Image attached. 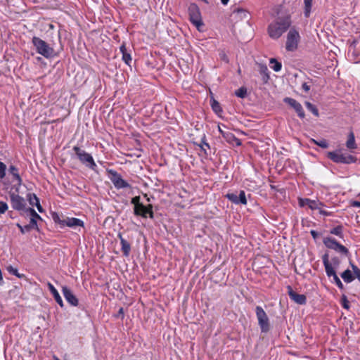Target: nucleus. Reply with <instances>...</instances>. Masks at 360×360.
I'll use <instances>...</instances> for the list:
<instances>
[{
  "mask_svg": "<svg viewBox=\"0 0 360 360\" xmlns=\"http://www.w3.org/2000/svg\"><path fill=\"white\" fill-rule=\"evenodd\" d=\"M25 213L30 216V219H34L35 220H42L41 217L36 212V211L31 207H28L25 211Z\"/></svg>",
  "mask_w": 360,
  "mask_h": 360,
  "instance_id": "nucleus-31",
  "label": "nucleus"
},
{
  "mask_svg": "<svg viewBox=\"0 0 360 360\" xmlns=\"http://www.w3.org/2000/svg\"><path fill=\"white\" fill-rule=\"evenodd\" d=\"M340 276L343 279V281L347 283H349L355 279L354 274H353L349 269H346L345 271H344L340 274Z\"/></svg>",
  "mask_w": 360,
  "mask_h": 360,
  "instance_id": "nucleus-23",
  "label": "nucleus"
},
{
  "mask_svg": "<svg viewBox=\"0 0 360 360\" xmlns=\"http://www.w3.org/2000/svg\"><path fill=\"white\" fill-rule=\"evenodd\" d=\"M134 214L137 217L146 218L145 205L143 203H141L140 205H138V206L136 207H134Z\"/></svg>",
  "mask_w": 360,
  "mask_h": 360,
  "instance_id": "nucleus-24",
  "label": "nucleus"
},
{
  "mask_svg": "<svg viewBox=\"0 0 360 360\" xmlns=\"http://www.w3.org/2000/svg\"><path fill=\"white\" fill-rule=\"evenodd\" d=\"M330 233L335 235L341 238H343V226L338 225L330 230Z\"/></svg>",
  "mask_w": 360,
  "mask_h": 360,
  "instance_id": "nucleus-29",
  "label": "nucleus"
},
{
  "mask_svg": "<svg viewBox=\"0 0 360 360\" xmlns=\"http://www.w3.org/2000/svg\"><path fill=\"white\" fill-rule=\"evenodd\" d=\"M304 104H305L307 109L309 111H310L314 116H316L317 117L319 116V110L316 105H314V104L311 103L309 101H306L304 103Z\"/></svg>",
  "mask_w": 360,
  "mask_h": 360,
  "instance_id": "nucleus-28",
  "label": "nucleus"
},
{
  "mask_svg": "<svg viewBox=\"0 0 360 360\" xmlns=\"http://www.w3.org/2000/svg\"><path fill=\"white\" fill-rule=\"evenodd\" d=\"M221 2L224 5H226L229 2V0H221Z\"/></svg>",
  "mask_w": 360,
  "mask_h": 360,
  "instance_id": "nucleus-57",
  "label": "nucleus"
},
{
  "mask_svg": "<svg viewBox=\"0 0 360 360\" xmlns=\"http://www.w3.org/2000/svg\"><path fill=\"white\" fill-rule=\"evenodd\" d=\"M319 212H320V214H321L323 215H326V216L328 215V212L327 211H325V210H320Z\"/></svg>",
  "mask_w": 360,
  "mask_h": 360,
  "instance_id": "nucleus-56",
  "label": "nucleus"
},
{
  "mask_svg": "<svg viewBox=\"0 0 360 360\" xmlns=\"http://www.w3.org/2000/svg\"><path fill=\"white\" fill-rule=\"evenodd\" d=\"M110 179L117 189L131 188L130 184L122 179V176L113 169H107Z\"/></svg>",
  "mask_w": 360,
  "mask_h": 360,
  "instance_id": "nucleus-11",
  "label": "nucleus"
},
{
  "mask_svg": "<svg viewBox=\"0 0 360 360\" xmlns=\"http://www.w3.org/2000/svg\"><path fill=\"white\" fill-rule=\"evenodd\" d=\"M53 360H60L56 356H53Z\"/></svg>",
  "mask_w": 360,
  "mask_h": 360,
  "instance_id": "nucleus-58",
  "label": "nucleus"
},
{
  "mask_svg": "<svg viewBox=\"0 0 360 360\" xmlns=\"http://www.w3.org/2000/svg\"><path fill=\"white\" fill-rule=\"evenodd\" d=\"M32 43L37 53L46 58H50L54 56V49L48 43L38 37H33Z\"/></svg>",
  "mask_w": 360,
  "mask_h": 360,
  "instance_id": "nucleus-3",
  "label": "nucleus"
},
{
  "mask_svg": "<svg viewBox=\"0 0 360 360\" xmlns=\"http://www.w3.org/2000/svg\"><path fill=\"white\" fill-rule=\"evenodd\" d=\"M327 158L338 164H350L354 162L356 160L354 156L342 153L340 150L328 152Z\"/></svg>",
  "mask_w": 360,
  "mask_h": 360,
  "instance_id": "nucleus-4",
  "label": "nucleus"
},
{
  "mask_svg": "<svg viewBox=\"0 0 360 360\" xmlns=\"http://www.w3.org/2000/svg\"><path fill=\"white\" fill-rule=\"evenodd\" d=\"M62 292L66 301L72 306L77 307L79 304V300L76 296L72 293V290L67 286H63Z\"/></svg>",
  "mask_w": 360,
  "mask_h": 360,
  "instance_id": "nucleus-15",
  "label": "nucleus"
},
{
  "mask_svg": "<svg viewBox=\"0 0 360 360\" xmlns=\"http://www.w3.org/2000/svg\"><path fill=\"white\" fill-rule=\"evenodd\" d=\"M202 1H203L204 2H205V3H207V4L208 3L207 0H202Z\"/></svg>",
  "mask_w": 360,
  "mask_h": 360,
  "instance_id": "nucleus-59",
  "label": "nucleus"
},
{
  "mask_svg": "<svg viewBox=\"0 0 360 360\" xmlns=\"http://www.w3.org/2000/svg\"><path fill=\"white\" fill-rule=\"evenodd\" d=\"M189 20L196 27L198 30L204 25L202 20L201 13L199 7L195 4H191L188 8Z\"/></svg>",
  "mask_w": 360,
  "mask_h": 360,
  "instance_id": "nucleus-7",
  "label": "nucleus"
},
{
  "mask_svg": "<svg viewBox=\"0 0 360 360\" xmlns=\"http://www.w3.org/2000/svg\"><path fill=\"white\" fill-rule=\"evenodd\" d=\"M323 243L325 246L328 248L335 250L336 252L345 255H349V250L342 244L339 243L334 238L328 236L323 239Z\"/></svg>",
  "mask_w": 360,
  "mask_h": 360,
  "instance_id": "nucleus-8",
  "label": "nucleus"
},
{
  "mask_svg": "<svg viewBox=\"0 0 360 360\" xmlns=\"http://www.w3.org/2000/svg\"><path fill=\"white\" fill-rule=\"evenodd\" d=\"M288 293L290 298L295 303L301 305L305 304L307 303V297L304 295L297 293L292 289L290 285L288 286Z\"/></svg>",
  "mask_w": 360,
  "mask_h": 360,
  "instance_id": "nucleus-16",
  "label": "nucleus"
},
{
  "mask_svg": "<svg viewBox=\"0 0 360 360\" xmlns=\"http://www.w3.org/2000/svg\"><path fill=\"white\" fill-rule=\"evenodd\" d=\"M27 200L31 205H34V202H32V200H35V206L37 207L38 211L39 212H43L44 209L40 205L39 199L37 198V196L34 193H28L27 195Z\"/></svg>",
  "mask_w": 360,
  "mask_h": 360,
  "instance_id": "nucleus-22",
  "label": "nucleus"
},
{
  "mask_svg": "<svg viewBox=\"0 0 360 360\" xmlns=\"http://www.w3.org/2000/svg\"><path fill=\"white\" fill-rule=\"evenodd\" d=\"M313 0H304V16L308 18L311 13V9Z\"/></svg>",
  "mask_w": 360,
  "mask_h": 360,
  "instance_id": "nucleus-30",
  "label": "nucleus"
},
{
  "mask_svg": "<svg viewBox=\"0 0 360 360\" xmlns=\"http://www.w3.org/2000/svg\"><path fill=\"white\" fill-rule=\"evenodd\" d=\"M235 95L241 98H245L247 96V89L244 86L239 88L236 91Z\"/></svg>",
  "mask_w": 360,
  "mask_h": 360,
  "instance_id": "nucleus-37",
  "label": "nucleus"
},
{
  "mask_svg": "<svg viewBox=\"0 0 360 360\" xmlns=\"http://www.w3.org/2000/svg\"><path fill=\"white\" fill-rule=\"evenodd\" d=\"M223 137L229 143L236 144V146H240L241 144L240 140L236 138L235 135L230 131L223 133Z\"/></svg>",
  "mask_w": 360,
  "mask_h": 360,
  "instance_id": "nucleus-21",
  "label": "nucleus"
},
{
  "mask_svg": "<svg viewBox=\"0 0 360 360\" xmlns=\"http://www.w3.org/2000/svg\"><path fill=\"white\" fill-rule=\"evenodd\" d=\"M8 172L13 176V179L18 181V184L21 185L22 179L18 174V168L14 165H11L8 168Z\"/></svg>",
  "mask_w": 360,
  "mask_h": 360,
  "instance_id": "nucleus-26",
  "label": "nucleus"
},
{
  "mask_svg": "<svg viewBox=\"0 0 360 360\" xmlns=\"http://www.w3.org/2000/svg\"><path fill=\"white\" fill-rule=\"evenodd\" d=\"M270 63L272 64L273 65L271 66V68L275 71V72H279L281 70V68H282V64L281 63L278 62L276 59L275 58H271L270 60H269Z\"/></svg>",
  "mask_w": 360,
  "mask_h": 360,
  "instance_id": "nucleus-33",
  "label": "nucleus"
},
{
  "mask_svg": "<svg viewBox=\"0 0 360 360\" xmlns=\"http://www.w3.org/2000/svg\"><path fill=\"white\" fill-rule=\"evenodd\" d=\"M6 269H7V271H8L10 274H13V275H15V276H17L18 278H24V277H25V275H24V274H19V273H18V269H15V268H14V267H13V266H11V265H10V266H8L6 267Z\"/></svg>",
  "mask_w": 360,
  "mask_h": 360,
  "instance_id": "nucleus-35",
  "label": "nucleus"
},
{
  "mask_svg": "<svg viewBox=\"0 0 360 360\" xmlns=\"http://www.w3.org/2000/svg\"><path fill=\"white\" fill-rule=\"evenodd\" d=\"M63 223L64 226H68L75 229L78 227L84 228V223L82 220L75 217H66L63 220Z\"/></svg>",
  "mask_w": 360,
  "mask_h": 360,
  "instance_id": "nucleus-17",
  "label": "nucleus"
},
{
  "mask_svg": "<svg viewBox=\"0 0 360 360\" xmlns=\"http://www.w3.org/2000/svg\"><path fill=\"white\" fill-rule=\"evenodd\" d=\"M300 40V36L295 29L291 28L288 34L285 43V49L288 51L293 52L297 49Z\"/></svg>",
  "mask_w": 360,
  "mask_h": 360,
  "instance_id": "nucleus-9",
  "label": "nucleus"
},
{
  "mask_svg": "<svg viewBox=\"0 0 360 360\" xmlns=\"http://www.w3.org/2000/svg\"><path fill=\"white\" fill-rule=\"evenodd\" d=\"M255 313L261 332L267 333L271 330V324L266 313L260 306L256 307Z\"/></svg>",
  "mask_w": 360,
  "mask_h": 360,
  "instance_id": "nucleus-5",
  "label": "nucleus"
},
{
  "mask_svg": "<svg viewBox=\"0 0 360 360\" xmlns=\"http://www.w3.org/2000/svg\"><path fill=\"white\" fill-rule=\"evenodd\" d=\"M47 286H48L49 291L53 296L56 302L60 305V307H63L64 304H63V300H62L60 295H59L58 290L56 289V288L49 282L47 283Z\"/></svg>",
  "mask_w": 360,
  "mask_h": 360,
  "instance_id": "nucleus-20",
  "label": "nucleus"
},
{
  "mask_svg": "<svg viewBox=\"0 0 360 360\" xmlns=\"http://www.w3.org/2000/svg\"><path fill=\"white\" fill-rule=\"evenodd\" d=\"M117 237L120 240L121 250L122 252L123 255L124 257H129V255H130V252H131L130 243L122 237V235L121 233H118Z\"/></svg>",
  "mask_w": 360,
  "mask_h": 360,
  "instance_id": "nucleus-19",
  "label": "nucleus"
},
{
  "mask_svg": "<svg viewBox=\"0 0 360 360\" xmlns=\"http://www.w3.org/2000/svg\"><path fill=\"white\" fill-rule=\"evenodd\" d=\"M141 197L139 195L135 196L131 198V203L134 205V207L138 206V205L141 204L142 202H140Z\"/></svg>",
  "mask_w": 360,
  "mask_h": 360,
  "instance_id": "nucleus-48",
  "label": "nucleus"
},
{
  "mask_svg": "<svg viewBox=\"0 0 360 360\" xmlns=\"http://www.w3.org/2000/svg\"><path fill=\"white\" fill-rule=\"evenodd\" d=\"M342 306L343 308L348 309L349 308V301L345 295L342 297Z\"/></svg>",
  "mask_w": 360,
  "mask_h": 360,
  "instance_id": "nucleus-47",
  "label": "nucleus"
},
{
  "mask_svg": "<svg viewBox=\"0 0 360 360\" xmlns=\"http://www.w3.org/2000/svg\"><path fill=\"white\" fill-rule=\"evenodd\" d=\"M291 21L289 17L279 18L269 24L268 33L274 39H278L290 27Z\"/></svg>",
  "mask_w": 360,
  "mask_h": 360,
  "instance_id": "nucleus-1",
  "label": "nucleus"
},
{
  "mask_svg": "<svg viewBox=\"0 0 360 360\" xmlns=\"http://www.w3.org/2000/svg\"><path fill=\"white\" fill-rule=\"evenodd\" d=\"M37 221L34 219H30V223L27 224L30 231L32 229H39Z\"/></svg>",
  "mask_w": 360,
  "mask_h": 360,
  "instance_id": "nucleus-42",
  "label": "nucleus"
},
{
  "mask_svg": "<svg viewBox=\"0 0 360 360\" xmlns=\"http://www.w3.org/2000/svg\"><path fill=\"white\" fill-rule=\"evenodd\" d=\"M259 73L262 76L263 82L267 83L269 79V70L265 65H259Z\"/></svg>",
  "mask_w": 360,
  "mask_h": 360,
  "instance_id": "nucleus-25",
  "label": "nucleus"
},
{
  "mask_svg": "<svg viewBox=\"0 0 360 360\" xmlns=\"http://www.w3.org/2000/svg\"><path fill=\"white\" fill-rule=\"evenodd\" d=\"M120 52L122 53V54H124V52H127L126 46L124 44L121 45V46L120 47Z\"/></svg>",
  "mask_w": 360,
  "mask_h": 360,
  "instance_id": "nucleus-53",
  "label": "nucleus"
},
{
  "mask_svg": "<svg viewBox=\"0 0 360 360\" xmlns=\"http://www.w3.org/2000/svg\"><path fill=\"white\" fill-rule=\"evenodd\" d=\"M310 234L313 237V238L316 239L319 236V233L315 230H311Z\"/></svg>",
  "mask_w": 360,
  "mask_h": 360,
  "instance_id": "nucleus-52",
  "label": "nucleus"
},
{
  "mask_svg": "<svg viewBox=\"0 0 360 360\" xmlns=\"http://www.w3.org/2000/svg\"><path fill=\"white\" fill-rule=\"evenodd\" d=\"M115 317H117V318L121 317V319H123V318H124V309H123L122 307H121L119 309L117 314L115 315Z\"/></svg>",
  "mask_w": 360,
  "mask_h": 360,
  "instance_id": "nucleus-50",
  "label": "nucleus"
},
{
  "mask_svg": "<svg viewBox=\"0 0 360 360\" xmlns=\"http://www.w3.org/2000/svg\"><path fill=\"white\" fill-rule=\"evenodd\" d=\"M52 219L55 223L59 224L60 227H64V224L63 223V219H60V215L58 213L53 212L52 214Z\"/></svg>",
  "mask_w": 360,
  "mask_h": 360,
  "instance_id": "nucleus-39",
  "label": "nucleus"
},
{
  "mask_svg": "<svg viewBox=\"0 0 360 360\" xmlns=\"http://www.w3.org/2000/svg\"><path fill=\"white\" fill-rule=\"evenodd\" d=\"M211 107L212 110L217 114H219L222 112V109L220 106L219 103L214 98L211 100Z\"/></svg>",
  "mask_w": 360,
  "mask_h": 360,
  "instance_id": "nucleus-32",
  "label": "nucleus"
},
{
  "mask_svg": "<svg viewBox=\"0 0 360 360\" xmlns=\"http://www.w3.org/2000/svg\"><path fill=\"white\" fill-rule=\"evenodd\" d=\"M311 142H313L314 144L320 146L322 148H328L329 146V144L328 141L326 139H321V140H315L311 139Z\"/></svg>",
  "mask_w": 360,
  "mask_h": 360,
  "instance_id": "nucleus-34",
  "label": "nucleus"
},
{
  "mask_svg": "<svg viewBox=\"0 0 360 360\" xmlns=\"http://www.w3.org/2000/svg\"><path fill=\"white\" fill-rule=\"evenodd\" d=\"M284 103L289 105L291 108H292L295 111L297 112V116L300 119H304L305 117V113L304 109L300 103L296 101L294 98L286 97L283 99Z\"/></svg>",
  "mask_w": 360,
  "mask_h": 360,
  "instance_id": "nucleus-12",
  "label": "nucleus"
},
{
  "mask_svg": "<svg viewBox=\"0 0 360 360\" xmlns=\"http://www.w3.org/2000/svg\"><path fill=\"white\" fill-rule=\"evenodd\" d=\"M350 264H351L352 269L353 270L355 278H357V279L360 282V269L355 264H352V262H350Z\"/></svg>",
  "mask_w": 360,
  "mask_h": 360,
  "instance_id": "nucleus-40",
  "label": "nucleus"
},
{
  "mask_svg": "<svg viewBox=\"0 0 360 360\" xmlns=\"http://www.w3.org/2000/svg\"><path fill=\"white\" fill-rule=\"evenodd\" d=\"M299 204L301 207L308 206L311 210H319L323 204L319 200H313L309 198H300Z\"/></svg>",
  "mask_w": 360,
  "mask_h": 360,
  "instance_id": "nucleus-18",
  "label": "nucleus"
},
{
  "mask_svg": "<svg viewBox=\"0 0 360 360\" xmlns=\"http://www.w3.org/2000/svg\"><path fill=\"white\" fill-rule=\"evenodd\" d=\"M340 263L341 261L337 256L332 257L331 261L329 260V264L331 265L334 270L339 267Z\"/></svg>",
  "mask_w": 360,
  "mask_h": 360,
  "instance_id": "nucleus-36",
  "label": "nucleus"
},
{
  "mask_svg": "<svg viewBox=\"0 0 360 360\" xmlns=\"http://www.w3.org/2000/svg\"><path fill=\"white\" fill-rule=\"evenodd\" d=\"M122 60L126 64L129 65L131 61V55L127 52H124V54H122Z\"/></svg>",
  "mask_w": 360,
  "mask_h": 360,
  "instance_id": "nucleus-45",
  "label": "nucleus"
},
{
  "mask_svg": "<svg viewBox=\"0 0 360 360\" xmlns=\"http://www.w3.org/2000/svg\"><path fill=\"white\" fill-rule=\"evenodd\" d=\"M226 198L230 200L231 202L238 205H246L247 204V198L245 195V193L244 191H240L239 195H237L235 193H227L226 195Z\"/></svg>",
  "mask_w": 360,
  "mask_h": 360,
  "instance_id": "nucleus-14",
  "label": "nucleus"
},
{
  "mask_svg": "<svg viewBox=\"0 0 360 360\" xmlns=\"http://www.w3.org/2000/svg\"><path fill=\"white\" fill-rule=\"evenodd\" d=\"M219 56L221 60H223L224 61H225L227 63H229V58H228L227 56L225 54V53H224V52L220 53Z\"/></svg>",
  "mask_w": 360,
  "mask_h": 360,
  "instance_id": "nucleus-51",
  "label": "nucleus"
},
{
  "mask_svg": "<svg viewBox=\"0 0 360 360\" xmlns=\"http://www.w3.org/2000/svg\"><path fill=\"white\" fill-rule=\"evenodd\" d=\"M72 150L75 152L77 159L81 163L84 165L86 167L98 173V167L96 164L92 155L90 153H86L84 150L82 149L77 146H75L72 148Z\"/></svg>",
  "mask_w": 360,
  "mask_h": 360,
  "instance_id": "nucleus-2",
  "label": "nucleus"
},
{
  "mask_svg": "<svg viewBox=\"0 0 360 360\" xmlns=\"http://www.w3.org/2000/svg\"><path fill=\"white\" fill-rule=\"evenodd\" d=\"M146 207V218L148 217L150 219L154 218V213L153 211V205L151 204H148V205H145Z\"/></svg>",
  "mask_w": 360,
  "mask_h": 360,
  "instance_id": "nucleus-38",
  "label": "nucleus"
},
{
  "mask_svg": "<svg viewBox=\"0 0 360 360\" xmlns=\"http://www.w3.org/2000/svg\"><path fill=\"white\" fill-rule=\"evenodd\" d=\"M32 202H34V205H35V200H32Z\"/></svg>",
  "mask_w": 360,
  "mask_h": 360,
  "instance_id": "nucleus-60",
  "label": "nucleus"
},
{
  "mask_svg": "<svg viewBox=\"0 0 360 360\" xmlns=\"http://www.w3.org/2000/svg\"><path fill=\"white\" fill-rule=\"evenodd\" d=\"M308 79L309 82H304L302 84V88L305 92H309L311 88L309 83H311L312 80L311 79L309 78H308Z\"/></svg>",
  "mask_w": 360,
  "mask_h": 360,
  "instance_id": "nucleus-46",
  "label": "nucleus"
},
{
  "mask_svg": "<svg viewBox=\"0 0 360 360\" xmlns=\"http://www.w3.org/2000/svg\"><path fill=\"white\" fill-rule=\"evenodd\" d=\"M8 195L11 207L13 210L18 212H25L26 210L27 204L24 198L20 196L18 193L12 191L8 193Z\"/></svg>",
  "mask_w": 360,
  "mask_h": 360,
  "instance_id": "nucleus-10",
  "label": "nucleus"
},
{
  "mask_svg": "<svg viewBox=\"0 0 360 360\" xmlns=\"http://www.w3.org/2000/svg\"><path fill=\"white\" fill-rule=\"evenodd\" d=\"M8 206L6 202L0 201V214H4L8 210Z\"/></svg>",
  "mask_w": 360,
  "mask_h": 360,
  "instance_id": "nucleus-44",
  "label": "nucleus"
},
{
  "mask_svg": "<svg viewBox=\"0 0 360 360\" xmlns=\"http://www.w3.org/2000/svg\"><path fill=\"white\" fill-rule=\"evenodd\" d=\"M346 146L349 149H355L356 148V145L355 143V138L353 132H350L349 134L348 140L346 142Z\"/></svg>",
  "mask_w": 360,
  "mask_h": 360,
  "instance_id": "nucleus-27",
  "label": "nucleus"
},
{
  "mask_svg": "<svg viewBox=\"0 0 360 360\" xmlns=\"http://www.w3.org/2000/svg\"><path fill=\"white\" fill-rule=\"evenodd\" d=\"M354 207H360V202L359 201H354L352 204Z\"/></svg>",
  "mask_w": 360,
  "mask_h": 360,
  "instance_id": "nucleus-54",
  "label": "nucleus"
},
{
  "mask_svg": "<svg viewBox=\"0 0 360 360\" xmlns=\"http://www.w3.org/2000/svg\"><path fill=\"white\" fill-rule=\"evenodd\" d=\"M249 13L243 8H236L233 11L230 15L231 22L237 23L240 20L248 21Z\"/></svg>",
  "mask_w": 360,
  "mask_h": 360,
  "instance_id": "nucleus-13",
  "label": "nucleus"
},
{
  "mask_svg": "<svg viewBox=\"0 0 360 360\" xmlns=\"http://www.w3.org/2000/svg\"><path fill=\"white\" fill-rule=\"evenodd\" d=\"M218 130H219V132L220 133V134L223 136V133H226V131H224L221 128V127L219 125L218 126Z\"/></svg>",
  "mask_w": 360,
  "mask_h": 360,
  "instance_id": "nucleus-55",
  "label": "nucleus"
},
{
  "mask_svg": "<svg viewBox=\"0 0 360 360\" xmlns=\"http://www.w3.org/2000/svg\"><path fill=\"white\" fill-rule=\"evenodd\" d=\"M6 165L0 161V179H3L6 175Z\"/></svg>",
  "mask_w": 360,
  "mask_h": 360,
  "instance_id": "nucleus-43",
  "label": "nucleus"
},
{
  "mask_svg": "<svg viewBox=\"0 0 360 360\" xmlns=\"http://www.w3.org/2000/svg\"><path fill=\"white\" fill-rule=\"evenodd\" d=\"M17 226L19 228L20 232L24 234L26 232L30 231L29 226L27 225L21 226L20 224H17Z\"/></svg>",
  "mask_w": 360,
  "mask_h": 360,
  "instance_id": "nucleus-49",
  "label": "nucleus"
},
{
  "mask_svg": "<svg viewBox=\"0 0 360 360\" xmlns=\"http://www.w3.org/2000/svg\"><path fill=\"white\" fill-rule=\"evenodd\" d=\"M199 146L200 147L202 151H203L205 155H207L206 149L204 147L210 148V145L205 141V136H204L203 138L202 139L201 143L199 144Z\"/></svg>",
  "mask_w": 360,
  "mask_h": 360,
  "instance_id": "nucleus-41",
  "label": "nucleus"
},
{
  "mask_svg": "<svg viewBox=\"0 0 360 360\" xmlns=\"http://www.w3.org/2000/svg\"><path fill=\"white\" fill-rule=\"evenodd\" d=\"M322 261L323 266L325 267L326 274L328 277H333V282L336 284V285L340 289H344V285L338 276L336 274V271L333 269L331 265L329 264V255L328 253H325L322 256Z\"/></svg>",
  "mask_w": 360,
  "mask_h": 360,
  "instance_id": "nucleus-6",
  "label": "nucleus"
}]
</instances>
